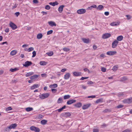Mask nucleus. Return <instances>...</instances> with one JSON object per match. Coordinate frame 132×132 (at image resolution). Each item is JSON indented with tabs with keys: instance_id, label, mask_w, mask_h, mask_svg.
I'll list each match as a JSON object with an SVG mask.
<instances>
[{
	"instance_id": "ea45409f",
	"label": "nucleus",
	"mask_w": 132,
	"mask_h": 132,
	"mask_svg": "<svg viewBox=\"0 0 132 132\" xmlns=\"http://www.w3.org/2000/svg\"><path fill=\"white\" fill-rule=\"evenodd\" d=\"M53 32V31L52 30H49L47 32V35H48L50 34H51Z\"/></svg>"
},
{
	"instance_id": "6ab92c4d",
	"label": "nucleus",
	"mask_w": 132,
	"mask_h": 132,
	"mask_svg": "<svg viewBox=\"0 0 132 132\" xmlns=\"http://www.w3.org/2000/svg\"><path fill=\"white\" fill-rule=\"evenodd\" d=\"M118 42H113L112 43V47L113 48H114L117 45Z\"/></svg>"
},
{
	"instance_id": "423d86ee",
	"label": "nucleus",
	"mask_w": 132,
	"mask_h": 132,
	"mask_svg": "<svg viewBox=\"0 0 132 132\" xmlns=\"http://www.w3.org/2000/svg\"><path fill=\"white\" fill-rule=\"evenodd\" d=\"M124 103H130L132 102V97L126 99L124 100L123 101Z\"/></svg>"
},
{
	"instance_id": "864d4df0",
	"label": "nucleus",
	"mask_w": 132,
	"mask_h": 132,
	"mask_svg": "<svg viewBox=\"0 0 132 132\" xmlns=\"http://www.w3.org/2000/svg\"><path fill=\"white\" fill-rule=\"evenodd\" d=\"M96 97L95 95H92L90 96H88L87 97L88 98H94Z\"/></svg>"
},
{
	"instance_id": "72a5a7b5",
	"label": "nucleus",
	"mask_w": 132,
	"mask_h": 132,
	"mask_svg": "<svg viewBox=\"0 0 132 132\" xmlns=\"http://www.w3.org/2000/svg\"><path fill=\"white\" fill-rule=\"evenodd\" d=\"M19 70V69L16 68H15L12 69L11 68L10 70L12 72H13L14 71H17Z\"/></svg>"
},
{
	"instance_id": "680f3d73",
	"label": "nucleus",
	"mask_w": 132,
	"mask_h": 132,
	"mask_svg": "<svg viewBox=\"0 0 132 132\" xmlns=\"http://www.w3.org/2000/svg\"><path fill=\"white\" fill-rule=\"evenodd\" d=\"M33 2L35 3H38V1L37 0H33Z\"/></svg>"
},
{
	"instance_id": "c756f323",
	"label": "nucleus",
	"mask_w": 132,
	"mask_h": 132,
	"mask_svg": "<svg viewBox=\"0 0 132 132\" xmlns=\"http://www.w3.org/2000/svg\"><path fill=\"white\" fill-rule=\"evenodd\" d=\"M25 110L26 111L29 112L32 111L33 110V108H32L28 107L26 108Z\"/></svg>"
},
{
	"instance_id": "412c9836",
	"label": "nucleus",
	"mask_w": 132,
	"mask_h": 132,
	"mask_svg": "<svg viewBox=\"0 0 132 132\" xmlns=\"http://www.w3.org/2000/svg\"><path fill=\"white\" fill-rule=\"evenodd\" d=\"M39 76V75H35L31 76L30 77V78L31 79H34L37 78Z\"/></svg>"
},
{
	"instance_id": "6e6552de",
	"label": "nucleus",
	"mask_w": 132,
	"mask_h": 132,
	"mask_svg": "<svg viewBox=\"0 0 132 132\" xmlns=\"http://www.w3.org/2000/svg\"><path fill=\"white\" fill-rule=\"evenodd\" d=\"M32 64V63L31 62L27 61L25 62L24 64H23V66L26 67H27L31 65Z\"/></svg>"
},
{
	"instance_id": "bf43d9fd",
	"label": "nucleus",
	"mask_w": 132,
	"mask_h": 132,
	"mask_svg": "<svg viewBox=\"0 0 132 132\" xmlns=\"http://www.w3.org/2000/svg\"><path fill=\"white\" fill-rule=\"evenodd\" d=\"M51 90L52 92L53 93H55V92L57 90L56 89H52Z\"/></svg>"
},
{
	"instance_id": "0eeeda50",
	"label": "nucleus",
	"mask_w": 132,
	"mask_h": 132,
	"mask_svg": "<svg viewBox=\"0 0 132 132\" xmlns=\"http://www.w3.org/2000/svg\"><path fill=\"white\" fill-rule=\"evenodd\" d=\"M9 24L10 27H11L13 30L17 28V26L12 22H10Z\"/></svg>"
},
{
	"instance_id": "5701e85b",
	"label": "nucleus",
	"mask_w": 132,
	"mask_h": 132,
	"mask_svg": "<svg viewBox=\"0 0 132 132\" xmlns=\"http://www.w3.org/2000/svg\"><path fill=\"white\" fill-rule=\"evenodd\" d=\"M44 116L43 115L40 114L36 117V119H39L42 118Z\"/></svg>"
},
{
	"instance_id": "6e6d98bb",
	"label": "nucleus",
	"mask_w": 132,
	"mask_h": 132,
	"mask_svg": "<svg viewBox=\"0 0 132 132\" xmlns=\"http://www.w3.org/2000/svg\"><path fill=\"white\" fill-rule=\"evenodd\" d=\"M89 78L88 77H82L80 79V80H84V79H87V78Z\"/></svg>"
},
{
	"instance_id": "052dcab7",
	"label": "nucleus",
	"mask_w": 132,
	"mask_h": 132,
	"mask_svg": "<svg viewBox=\"0 0 132 132\" xmlns=\"http://www.w3.org/2000/svg\"><path fill=\"white\" fill-rule=\"evenodd\" d=\"M109 14V12H104V14L106 15H108Z\"/></svg>"
},
{
	"instance_id": "7ed1b4c3",
	"label": "nucleus",
	"mask_w": 132,
	"mask_h": 132,
	"mask_svg": "<svg viewBox=\"0 0 132 132\" xmlns=\"http://www.w3.org/2000/svg\"><path fill=\"white\" fill-rule=\"evenodd\" d=\"M49 94L47 93H43L39 96V98L42 99L47 97L49 96Z\"/></svg>"
},
{
	"instance_id": "1a4fd4ad",
	"label": "nucleus",
	"mask_w": 132,
	"mask_h": 132,
	"mask_svg": "<svg viewBox=\"0 0 132 132\" xmlns=\"http://www.w3.org/2000/svg\"><path fill=\"white\" fill-rule=\"evenodd\" d=\"M111 36V35L110 33H105L103 35L102 38L103 39H106L110 37Z\"/></svg>"
},
{
	"instance_id": "20e7f679",
	"label": "nucleus",
	"mask_w": 132,
	"mask_h": 132,
	"mask_svg": "<svg viewBox=\"0 0 132 132\" xmlns=\"http://www.w3.org/2000/svg\"><path fill=\"white\" fill-rule=\"evenodd\" d=\"M61 116L63 117L67 118L71 116V114L70 112H63L61 114Z\"/></svg>"
},
{
	"instance_id": "a19ab883",
	"label": "nucleus",
	"mask_w": 132,
	"mask_h": 132,
	"mask_svg": "<svg viewBox=\"0 0 132 132\" xmlns=\"http://www.w3.org/2000/svg\"><path fill=\"white\" fill-rule=\"evenodd\" d=\"M82 40L83 41H89L90 40L89 38L86 39L84 38H82Z\"/></svg>"
},
{
	"instance_id": "e433bc0d",
	"label": "nucleus",
	"mask_w": 132,
	"mask_h": 132,
	"mask_svg": "<svg viewBox=\"0 0 132 132\" xmlns=\"http://www.w3.org/2000/svg\"><path fill=\"white\" fill-rule=\"evenodd\" d=\"M39 64L41 65H44L46 64V62L44 61H40Z\"/></svg>"
},
{
	"instance_id": "4c0bfd02",
	"label": "nucleus",
	"mask_w": 132,
	"mask_h": 132,
	"mask_svg": "<svg viewBox=\"0 0 132 132\" xmlns=\"http://www.w3.org/2000/svg\"><path fill=\"white\" fill-rule=\"evenodd\" d=\"M103 100L102 98H100L97 100L95 101V103H98L100 102H101Z\"/></svg>"
},
{
	"instance_id": "c85d7f7f",
	"label": "nucleus",
	"mask_w": 132,
	"mask_h": 132,
	"mask_svg": "<svg viewBox=\"0 0 132 132\" xmlns=\"http://www.w3.org/2000/svg\"><path fill=\"white\" fill-rule=\"evenodd\" d=\"M34 74V72H29L27 73L26 75V77H28L30 76L33 75Z\"/></svg>"
},
{
	"instance_id": "bb28decb",
	"label": "nucleus",
	"mask_w": 132,
	"mask_h": 132,
	"mask_svg": "<svg viewBox=\"0 0 132 132\" xmlns=\"http://www.w3.org/2000/svg\"><path fill=\"white\" fill-rule=\"evenodd\" d=\"M43 35L41 33L38 34L37 36V37L38 39H40L42 38L43 37Z\"/></svg>"
},
{
	"instance_id": "2eb2a0df",
	"label": "nucleus",
	"mask_w": 132,
	"mask_h": 132,
	"mask_svg": "<svg viewBox=\"0 0 132 132\" xmlns=\"http://www.w3.org/2000/svg\"><path fill=\"white\" fill-rule=\"evenodd\" d=\"M74 76H81V72H74L73 73Z\"/></svg>"
},
{
	"instance_id": "0e129e2a",
	"label": "nucleus",
	"mask_w": 132,
	"mask_h": 132,
	"mask_svg": "<svg viewBox=\"0 0 132 132\" xmlns=\"http://www.w3.org/2000/svg\"><path fill=\"white\" fill-rule=\"evenodd\" d=\"M5 44H7V42H3V43H1L0 44V45H4Z\"/></svg>"
},
{
	"instance_id": "338daca9",
	"label": "nucleus",
	"mask_w": 132,
	"mask_h": 132,
	"mask_svg": "<svg viewBox=\"0 0 132 132\" xmlns=\"http://www.w3.org/2000/svg\"><path fill=\"white\" fill-rule=\"evenodd\" d=\"M63 109L61 108L58 109L57 110L59 112H61Z\"/></svg>"
},
{
	"instance_id": "3c124183",
	"label": "nucleus",
	"mask_w": 132,
	"mask_h": 132,
	"mask_svg": "<svg viewBox=\"0 0 132 132\" xmlns=\"http://www.w3.org/2000/svg\"><path fill=\"white\" fill-rule=\"evenodd\" d=\"M50 6L49 5H46L45 7V9L48 10L50 9Z\"/></svg>"
},
{
	"instance_id": "f257e3e1",
	"label": "nucleus",
	"mask_w": 132,
	"mask_h": 132,
	"mask_svg": "<svg viewBox=\"0 0 132 132\" xmlns=\"http://www.w3.org/2000/svg\"><path fill=\"white\" fill-rule=\"evenodd\" d=\"M17 126V125L16 123L12 124L9 126L6 127L5 131H9L10 130L12 129H14Z\"/></svg>"
},
{
	"instance_id": "a878e982",
	"label": "nucleus",
	"mask_w": 132,
	"mask_h": 132,
	"mask_svg": "<svg viewBox=\"0 0 132 132\" xmlns=\"http://www.w3.org/2000/svg\"><path fill=\"white\" fill-rule=\"evenodd\" d=\"M57 84H54L53 85H50V88H55L57 87Z\"/></svg>"
},
{
	"instance_id": "8fccbe9b",
	"label": "nucleus",
	"mask_w": 132,
	"mask_h": 132,
	"mask_svg": "<svg viewBox=\"0 0 132 132\" xmlns=\"http://www.w3.org/2000/svg\"><path fill=\"white\" fill-rule=\"evenodd\" d=\"M117 67L115 66H114L112 69V70L114 71H115L117 70Z\"/></svg>"
},
{
	"instance_id": "dca6fc26",
	"label": "nucleus",
	"mask_w": 132,
	"mask_h": 132,
	"mask_svg": "<svg viewBox=\"0 0 132 132\" xmlns=\"http://www.w3.org/2000/svg\"><path fill=\"white\" fill-rule=\"evenodd\" d=\"M39 87V85L38 84H34L30 88L31 89L33 90Z\"/></svg>"
},
{
	"instance_id": "aec40b11",
	"label": "nucleus",
	"mask_w": 132,
	"mask_h": 132,
	"mask_svg": "<svg viewBox=\"0 0 132 132\" xmlns=\"http://www.w3.org/2000/svg\"><path fill=\"white\" fill-rule=\"evenodd\" d=\"M59 3L57 2H50L49 3V4L51 5H52L53 6H54L55 5H57Z\"/></svg>"
},
{
	"instance_id": "473e14b6",
	"label": "nucleus",
	"mask_w": 132,
	"mask_h": 132,
	"mask_svg": "<svg viewBox=\"0 0 132 132\" xmlns=\"http://www.w3.org/2000/svg\"><path fill=\"white\" fill-rule=\"evenodd\" d=\"M127 80V78L126 77H123L122 78H120V80L119 81H123Z\"/></svg>"
},
{
	"instance_id": "c03bdc74",
	"label": "nucleus",
	"mask_w": 132,
	"mask_h": 132,
	"mask_svg": "<svg viewBox=\"0 0 132 132\" xmlns=\"http://www.w3.org/2000/svg\"><path fill=\"white\" fill-rule=\"evenodd\" d=\"M34 48L32 47H31L27 49V51L29 52H30L31 51L33 50Z\"/></svg>"
},
{
	"instance_id": "5fc2aeb1",
	"label": "nucleus",
	"mask_w": 132,
	"mask_h": 132,
	"mask_svg": "<svg viewBox=\"0 0 132 132\" xmlns=\"http://www.w3.org/2000/svg\"><path fill=\"white\" fill-rule=\"evenodd\" d=\"M99 131V130L98 129H93V132H98Z\"/></svg>"
},
{
	"instance_id": "cd10ccee",
	"label": "nucleus",
	"mask_w": 132,
	"mask_h": 132,
	"mask_svg": "<svg viewBox=\"0 0 132 132\" xmlns=\"http://www.w3.org/2000/svg\"><path fill=\"white\" fill-rule=\"evenodd\" d=\"M47 122V121L44 119L43 120L40 121L41 124L43 125L45 124Z\"/></svg>"
},
{
	"instance_id": "69168bd1",
	"label": "nucleus",
	"mask_w": 132,
	"mask_h": 132,
	"mask_svg": "<svg viewBox=\"0 0 132 132\" xmlns=\"http://www.w3.org/2000/svg\"><path fill=\"white\" fill-rule=\"evenodd\" d=\"M19 14L20 13L19 12H17L15 13V14L17 16H18Z\"/></svg>"
},
{
	"instance_id": "774afa93",
	"label": "nucleus",
	"mask_w": 132,
	"mask_h": 132,
	"mask_svg": "<svg viewBox=\"0 0 132 132\" xmlns=\"http://www.w3.org/2000/svg\"><path fill=\"white\" fill-rule=\"evenodd\" d=\"M41 13L43 14V15L46 14H47V13L46 12L42 11Z\"/></svg>"
},
{
	"instance_id": "ddd939ff",
	"label": "nucleus",
	"mask_w": 132,
	"mask_h": 132,
	"mask_svg": "<svg viewBox=\"0 0 132 132\" xmlns=\"http://www.w3.org/2000/svg\"><path fill=\"white\" fill-rule=\"evenodd\" d=\"M91 105L90 104H88L84 105L82 106V109L83 110H85L88 109Z\"/></svg>"
},
{
	"instance_id": "4be33fe9",
	"label": "nucleus",
	"mask_w": 132,
	"mask_h": 132,
	"mask_svg": "<svg viewBox=\"0 0 132 132\" xmlns=\"http://www.w3.org/2000/svg\"><path fill=\"white\" fill-rule=\"evenodd\" d=\"M123 37L122 36H120L117 38V40L118 41H121L123 39Z\"/></svg>"
},
{
	"instance_id": "b1692460",
	"label": "nucleus",
	"mask_w": 132,
	"mask_h": 132,
	"mask_svg": "<svg viewBox=\"0 0 132 132\" xmlns=\"http://www.w3.org/2000/svg\"><path fill=\"white\" fill-rule=\"evenodd\" d=\"M103 8L104 7L103 6L100 5L96 7V9L101 10L103 9Z\"/></svg>"
},
{
	"instance_id": "393cba45",
	"label": "nucleus",
	"mask_w": 132,
	"mask_h": 132,
	"mask_svg": "<svg viewBox=\"0 0 132 132\" xmlns=\"http://www.w3.org/2000/svg\"><path fill=\"white\" fill-rule=\"evenodd\" d=\"M17 52L16 50H13L10 53V55H11L13 56L15 55L16 53Z\"/></svg>"
},
{
	"instance_id": "f03ea898",
	"label": "nucleus",
	"mask_w": 132,
	"mask_h": 132,
	"mask_svg": "<svg viewBox=\"0 0 132 132\" xmlns=\"http://www.w3.org/2000/svg\"><path fill=\"white\" fill-rule=\"evenodd\" d=\"M30 130L34 131L35 132H39L40 131V129L34 126H31L30 127Z\"/></svg>"
},
{
	"instance_id": "37998d69",
	"label": "nucleus",
	"mask_w": 132,
	"mask_h": 132,
	"mask_svg": "<svg viewBox=\"0 0 132 132\" xmlns=\"http://www.w3.org/2000/svg\"><path fill=\"white\" fill-rule=\"evenodd\" d=\"M12 110V108L11 107H9L5 109L6 111H7L9 110Z\"/></svg>"
},
{
	"instance_id": "13d9d810",
	"label": "nucleus",
	"mask_w": 132,
	"mask_h": 132,
	"mask_svg": "<svg viewBox=\"0 0 132 132\" xmlns=\"http://www.w3.org/2000/svg\"><path fill=\"white\" fill-rule=\"evenodd\" d=\"M93 84V82L91 81H89L87 82V84H88L91 85Z\"/></svg>"
},
{
	"instance_id": "a18cd8bd",
	"label": "nucleus",
	"mask_w": 132,
	"mask_h": 132,
	"mask_svg": "<svg viewBox=\"0 0 132 132\" xmlns=\"http://www.w3.org/2000/svg\"><path fill=\"white\" fill-rule=\"evenodd\" d=\"M32 54H33L32 56V57H35L36 55V53L35 51H34L32 53Z\"/></svg>"
},
{
	"instance_id": "9d476101",
	"label": "nucleus",
	"mask_w": 132,
	"mask_h": 132,
	"mask_svg": "<svg viewBox=\"0 0 132 132\" xmlns=\"http://www.w3.org/2000/svg\"><path fill=\"white\" fill-rule=\"evenodd\" d=\"M117 52L116 51H110L107 52L106 53V54L107 55H113L115 54Z\"/></svg>"
},
{
	"instance_id": "e2e57ef3",
	"label": "nucleus",
	"mask_w": 132,
	"mask_h": 132,
	"mask_svg": "<svg viewBox=\"0 0 132 132\" xmlns=\"http://www.w3.org/2000/svg\"><path fill=\"white\" fill-rule=\"evenodd\" d=\"M107 126V125L106 124H104L101 125V128H103L104 127Z\"/></svg>"
},
{
	"instance_id": "58836bf2",
	"label": "nucleus",
	"mask_w": 132,
	"mask_h": 132,
	"mask_svg": "<svg viewBox=\"0 0 132 132\" xmlns=\"http://www.w3.org/2000/svg\"><path fill=\"white\" fill-rule=\"evenodd\" d=\"M63 50L65 52H68L70 50L69 48L66 47H64L63 48Z\"/></svg>"
},
{
	"instance_id": "de8ad7c7",
	"label": "nucleus",
	"mask_w": 132,
	"mask_h": 132,
	"mask_svg": "<svg viewBox=\"0 0 132 132\" xmlns=\"http://www.w3.org/2000/svg\"><path fill=\"white\" fill-rule=\"evenodd\" d=\"M123 106L121 104H120L119 105H118L117 106V108H121L123 107Z\"/></svg>"
},
{
	"instance_id": "a211bd4d",
	"label": "nucleus",
	"mask_w": 132,
	"mask_h": 132,
	"mask_svg": "<svg viewBox=\"0 0 132 132\" xmlns=\"http://www.w3.org/2000/svg\"><path fill=\"white\" fill-rule=\"evenodd\" d=\"M74 105L77 108H79L81 106L82 103L80 102H79L75 104Z\"/></svg>"
},
{
	"instance_id": "79ce46f5",
	"label": "nucleus",
	"mask_w": 132,
	"mask_h": 132,
	"mask_svg": "<svg viewBox=\"0 0 132 132\" xmlns=\"http://www.w3.org/2000/svg\"><path fill=\"white\" fill-rule=\"evenodd\" d=\"M111 110L110 109H106L104 110L103 112L104 113L107 112H110Z\"/></svg>"
},
{
	"instance_id": "f704fd0d",
	"label": "nucleus",
	"mask_w": 132,
	"mask_h": 132,
	"mask_svg": "<svg viewBox=\"0 0 132 132\" xmlns=\"http://www.w3.org/2000/svg\"><path fill=\"white\" fill-rule=\"evenodd\" d=\"M70 97V96L69 95H68L64 96L63 97V98L65 100L69 98Z\"/></svg>"
},
{
	"instance_id": "603ef678",
	"label": "nucleus",
	"mask_w": 132,
	"mask_h": 132,
	"mask_svg": "<svg viewBox=\"0 0 132 132\" xmlns=\"http://www.w3.org/2000/svg\"><path fill=\"white\" fill-rule=\"evenodd\" d=\"M41 76L43 77H46L47 76V74L46 73H42L41 74Z\"/></svg>"
},
{
	"instance_id": "f8f14e48",
	"label": "nucleus",
	"mask_w": 132,
	"mask_h": 132,
	"mask_svg": "<svg viewBox=\"0 0 132 132\" xmlns=\"http://www.w3.org/2000/svg\"><path fill=\"white\" fill-rule=\"evenodd\" d=\"M76 102V100H75L72 99L68 101L67 103L68 105H70L73 103H75Z\"/></svg>"
},
{
	"instance_id": "f3484780",
	"label": "nucleus",
	"mask_w": 132,
	"mask_h": 132,
	"mask_svg": "<svg viewBox=\"0 0 132 132\" xmlns=\"http://www.w3.org/2000/svg\"><path fill=\"white\" fill-rule=\"evenodd\" d=\"M48 23L51 26H56V25L55 23L52 21H49L48 22Z\"/></svg>"
},
{
	"instance_id": "49530a36",
	"label": "nucleus",
	"mask_w": 132,
	"mask_h": 132,
	"mask_svg": "<svg viewBox=\"0 0 132 132\" xmlns=\"http://www.w3.org/2000/svg\"><path fill=\"white\" fill-rule=\"evenodd\" d=\"M126 16L127 18V19L128 20L130 19L131 18V16L129 15H126Z\"/></svg>"
},
{
	"instance_id": "09e8293b",
	"label": "nucleus",
	"mask_w": 132,
	"mask_h": 132,
	"mask_svg": "<svg viewBox=\"0 0 132 132\" xmlns=\"http://www.w3.org/2000/svg\"><path fill=\"white\" fill-rule=\"evenodd\" d=\"M106 69L104 68V67H102V68L101 69V70L103 72H105L106 71Z\"/></svg>"
},
{
	"instance_id": "2f4dec72",
	"label": "nucleus",
	"mask_w": 132,
	"mask_h": 132,
	"mask_svg": "<svg viewBox=\"0 0 132 132\" xmlns=\"http://www.w3.org/2000/svg\"><path fill=\"white\" fill-rule=\"evenodd\" d=\"M62 97H60L58 100L57 103L59 104L60 103H62Z\"/></svg>"
},
{
	"instance_id": "4468645a",
	"label": "nucleus",
	"mask_w": 132,
	"mask_h": 132,
	"mask_svg": "<svg viewBox=\"0 0 132 132\" xmlns=\"http://www.w3.org/2000/svg\"><path fill=\"white\" fill-rule=\"evenodd\" d=\"M64 7V5H61L60 6L58 9V11L60 13H61L63 10V7Z\"/></svg>"
},
{
	"instance_id": "9b49d317",
	"label": "nucleus",
	"mask_w": 132,
	"mask_h": 132,
	"mask_svg": "<svg viewBox=\"0 0 132 132\" xmlns=\"http://www.w3.org/2000/svg\"><path fill=\"white\" fill-rule=\"evenodd\" d=\"M70 73H67L64 75V78L65 79L67 80L70 78Z\"/></svg>"
},
{
	"instance_id": "39448f33",
	"label": "nucleus",
	"mask_w": 132,
	"mask_h": 132,
	"mask_svg": "<svg viewBox=\"0 0 132 132\" xmlns=\"http://www.w3.org/2000/svg\"><path fill=\"white\" fill-rule=\"evenodd\" d=\"M86 11V10L85 9H81L78 10L77 13L79 14H83L85 13Z\"/></svg>"
},
{
	"instance_id": "c9c22d12",
	"label": "nucleus",
	"mask_w": 132,
	"mask_h": 132,
	"mask_svg": "<svg viewBox=\"0 0 132 132\" xmlns=\"http://www.w3.org/2000/svg\"><path fill=\"white\" fill-rule=\"evenodd\" d=\"M53 52L51 51L48 52L46 53V54H47L49 56H51L53 55Z\"/></svg>"
},
{
	"instance_id": "4d7b16f0",
	"label": "nucleus",
	"mask_w": 132,
	"mask_h": 132,
	"mask_svg": "<svg viewBox=\"0 0 132 132\" xmlns=\"http://www.w3.org/2000/svg\"><path fill=\"white\" fill-rule=\"evenodd\" d=\"M18 5L17 4H15L14 6H12V9H14L15 8H16L17 7Z\"/></svg>"
},
{
	"instance_id": "7c9ffc66",
	"label": "nucleus",
	"mask_w": 132,
	"mask_h": 132,
	"mask_svg": "<svg viewBox=\"0 0 132 132\" xmlns=\"http://www.w3.org/2000/svg\"><path fill=\"white\" fill-rule=\"evenodd\" d=\"M117 23L116 22H112L110 23V25L112 26H117L119 24L118 23V24H117Z\"/></svg>"
}]
</instances>
